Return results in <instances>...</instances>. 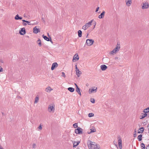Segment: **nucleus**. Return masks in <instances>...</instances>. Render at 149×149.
Segmentation results:
<instances>
[{
  "mask_svg": "<svg viewBox=\"0 0 149 149\" xmlns=\"http://www.w3.org/2000/svg\"><path fill=\"white\" fill-rule=\"evenodd\" d=\"M37 129L38 131H41L42 130V128L41 124L38 127Z\"/></svg>",
  "mask_w": 149,
  "mask_h": 149,
  "instance_id": "32",
  "label": "nucleus"
},
{
  "mask_svg": "<svg viewBox=\"0 0 149 149\" xmlns=\"http://www.w3.org/2000/svg\"><path fill=\"white\" fill-rule=\"evenodd\" d=\"M19 33L22 35H24L26 33L25 29V28H23L21 29L19 31Z\"/></svg>",
  "mask_w": 149,
  "mask_h": 149,
  "instance_id": "11",
  "label": "nucleus"
},
{
  "mask_svg": "<svg viewBox=\"0 0 149 149\" xmlns=\"http://www.w3.org/2000/svg\"><path fill=\"white\" fill-rule=\"evenodd\" d=\"M55 111V105L52 103L49 104L48 108V111L50 113H54Z\"/></svg>",
  "mask_w": 149,
  "mask_h": 149,
  "instance_id": "2",
  "label": "nucleus"
},
{
  "mask_svg": "<svg viewBox=\"0 0 149 149\" xmlns=\"http://www.w3.org/2000/svg\"><path fill=\"white\" fill-rule=\"evenodd\" d=\"M0 61L1 63H3V61L2 60H1Z\"/></svg>",
  "mask_w": 149,
  "mask_h": 149,
  "instance_id": "47",
  "label": "nucleus"
},
{
  "mask_svg": "<svg viewBox=\"0 0 149 149\" xmlns=\"http://www.w3.org/2000/svg\"><path fill=\"white\" fill-rule=\"evenodd\" d=\"M19 17L18 15H17L15 17V19L16 20H19Z\"/></svg>",
  "mask_w": 149,
  "mask_h": 149,
  "instance_id": "36",
  "label": "nucleus"
},
{
  "mask_svg": "<svg viewBox=\"0 0 149 149\" xmlns=\"http://www.w3.org/2000/svg\"><path fill=\"white\" fill-rule=\"evenodd\" d=\"M94 42V41L92 39H88L86 40V44L87 45L90 46L93 44Z\"/></svg>",
  "mask_w": 149,
  "mask_h": 149,
  "instance_id": "6",
  "label": "nucleus"
},
{
  "mask_svg": "<svg viewBox=\"0 0 149 149\" xmlns=\"http://www.w3.org/2000/svg\"><path fill=\"white\" fill-rule=\"evenodd\" d=\"M120 48V45L118 44H117L116 45V46L115 48H114L116 50H117L118 52Z\"/></svg>",
  "mask_w": 149,
  "mask_h": 149,
  "instance_id": "21",
  "label": "nucleus"
},
{
  "mask_svg": "<svg viewBox=\"0 0 149 149\" xmlns=\"http://www.w3.org/2000/svg\"><path fill=\"white\" fill-rule=\"evenodd\" d=\"M91 102L93 103H94L95 102V100L93 98L91 99Z\"/></svg>",
  "mask_w": 149,
  "mask_h": 149,
  "instance_id": "39",
  "label": "nucleus"
},
{
  "mask_svg": "<svg viewBox=\"0 0 149 149\" xmlns=\"http://www.w3.org/2000/svg\"><path fill=\"white\" fill-rule=\"evenodd\" d=\"M79 59V57L78 55L77 54H75L73 57L72 61L74 62H76Z\"/></svg>",
  "mask_w": 149,
  "mask_h": 149,
  "instance_id": "10",
  "label": "nucleus"
},
{
  "mask_svg": "<svg viewBox=\"0 0 149 149\" xmlns=\"http://www.w3.org/2000/svg\"><path fill=\"white\" fill-rule=\"evenodd\" d=\"M23 25L24 26H26L27 25L26 23H23Z\"/></svg>",
  "mask_w": 149,
  "mask_h": 149,
  "instance_id": "43",
  "label": "nucleus"
},
{
  "mask_svg": "<svg viewBox=\"0 0 149 149\" xmlns=\"http://www.w3.org/2000/svg\"><path fill=\"white\" fill-rule=\"evenodd\" d=\"M94 115V114L93 113H90L88 114V116L89 117H93Z\"/></svg>",
  "mask_w": 149,
  "mask_h": 149,
  "instance_id": "35",
  "label": "nucleus"
},
{
  "mask_svg": "<svg viewBox=\"0 0 149 149\" xmlns=\"http://www.w3.org/2000/svg\"><path fill=\"white\" fill-rule=\"evenodd\" d=\"M39 100V96L38 95H37L35 98V101L34 102V103L37 104Z\"/></svg>",
  "mask_w": 149,
  "mask_h": 149,
  "instance_id": "24",
  "label": "nucleus"
},
{
  "mask_svg": "<svg viewBox=\"0 0 149 149\" xmlns=\"http://www.w3.org/2000/svg\"><path fill=\"white\" fill-rule=\"evenodd\" d=\"M58 66V64L56 63V62L52 64V66L51 68V70H53L55 68L57 67Z\"/></svg>",
  "mask_w": 149,
  "mask_h": 149,
  "instance_id": "12",
  "label": "nucleus"
},
{
  "mask_svg": "<svg viewBox=\"0 0 149 149\" xmlns=\"http://www.w3.org/2000/svg\"><path fill=\"white\" fill-rule=\"evenodd\" d=\"M36 144L33 143L32 145V148L34 149H35L36 148Z\"/></svg>",
  "mask_w": 149,
  "mask_h": 149,
  "instance_id": "38",
  "label": "nucleus"
},
{
  "mask_svg": "<svg viewBox=\"0 0 149 149\" xmlns=\"http://www.w3.org/2000/svg\"><path fill=\"white\" fill-rule=\"evenodd\" d=\"M78 36L79 37H81L82 36V31L81 30H79L78 31Z\"/></svg>",
  "mask_w": 149,
  "mask_h": 149,
  "instance_id": "28",
  "label": "nucleus"
},
{
  "mask_svg": "<svg viewBox=\"0 0 149 149\" xmlns=\"http://www.w3.org/2000/svg\"><path fill=\"white\" fill-rule=\"evenodd\" d=\"M144 130V128L143 127H142L139 129L138 133H142L143 132Z\"/></svg>",
  "mask_w": 149,
  "mask_h": 149,
  "instance_id": "23",
  "label": "nucleus"
},
{
  "mask_svg": "<svg viewBox=\"0 0 149 149\" xmlns=\"http://www.w3.org/2000/svg\"><path fill=\"white\" fill-rule=\"evenodd\" d=\"M97 90V87L95 86H93L89 89L88 93L90 94L92 93H95L96 92Z\"/></svg>",
  "mask_w": 149,
  "mask_h": 149,
  "instance_id": "4",
  "label": "nucleus"
},
{
  "mask_svg": "<svg viewBox=\"0 0 149 149\" xmlns=\"http://www.w3.org/2000/svg\"><path fill=\"white\" fill-rule=\"evenodd\" d=\"M22 19V17H19V19Z\"/></svg>",
  "mask_w": 149,
  "mask_h": 149,
  "instance_id": "48",
  "label": "nucleus"
},
{
  "mask_svg": "<svg viewBox=\"0 0 149 149\" xmlns=\"http://www.w3.org/2000/svg\"><path fill=\"white\" fill-rule=\"evenodd\" d=\"M76 91L80 95H81V94L80 91V89L78 88V87H77V88H76Z\"/></svg>",
  "mask_w": 149,
  "mask_h": 149,
  "instance_id": "25",
  "label": "nucleus"
},
{
  "mask_svg": "<svg viewBox=\"0 0 149 149\" xmlns=\"http://www.w3.org/2000/svg\"><path fill=\"white\" fill-rule=\"evenodd\" d=\"M100 68L102 70L104 71L107 68V67L105 65H102L100 66Z\"/></svg>",
  "mask_w": 149,
  "mask_h": 149,
  "instance_id": "16",
  "label": "nucleus"
},
{
  "mask_svg": "<svg viewBox=\"0 0 149 149\" xmlns=\"http://www.w3.org/2000/svg\"><path fill=\"white\" fill-rule=\"evenodd\" d=\"M68 90L70 91L71 92H73L74 91V88L72 87H69L68 88Z\"/></svg>",
  "mask_w": 149,
  "mask_h": 149,
  "instance_id": "27",
  "label": "nucleus"
},
{
  "mask_svg": "<svg viewBox=\"0 0 149 149\" xmlns=\"http://www.w3.org/2000/svg\"><path fill=\"white\" fill-rule=\"evenodd\" d=\"M73 126L75 128H77V123H75L73 125Z\"/></svg>",
  "mask_w": 149,
  "mask_h": 149,
  "instance_id": "37",
  "label": "nucleus"
},
{
  "mask_svg": "<svg viewBox=\"0 0 149 149\" xmlns=\"http://www.w3.org/2000/svg\"><path fill=\"white\" fill-rule=\"evenodd\" d=\"M91 131L90 132H88V133L89 134H91V133L94 132H96V129L95 128L93 127L92 128L90 129Z\"/></svg>",
  "mask_w": 149,
  "mask_h": 149,
  "instance_id": "22",
  "label": "nucleus"
},
{
  "mask_svg": "<svg viewBox=\"0 0 149 149\" xmlns=\"http://www.w3.org/2000/svg\"><path fill=\"white\" fill-rule=\"evenodd\" d=\"M149 7V4L148 2L146 1L143 3V6H142V8L143 9H148Z\"/></svg>",
  "mask_w": 149,
  "mask_h": 149,
  "instance_id": "5",
  "label": "nucleus"
},
{
  "mask_svg": "<svg viewBox=\"0 0 149 149\" xmlns=\"http://www.w3.org/2000/svg\"><path fill=\"white\" fill-rule=\"evenodd\" d=\"M53 89H52L51 87L49 86L47 88L45 89V91L47 92H50Z\"/></svg>",
  "mask_w": 149,
  "mask_h": 149,
  "instance_id": "20",
  "label": "nucleus"
},
{
  "mask_svg": "<svg viewBox=\"0 0 149 149\" xmlns=\"http://www.w3.org/2000/svg\"><path fill=\"white\" fill-rule=\"evenodd\" d=\"M62 77H64V78H65V74L64 72H62Z\"/></svg>",
  "mask_w": 149,
  "mask_h": 149,
  "instance_id": "40",
  "label": "nucleus"
},
{
  "mask_svg": "<svg viewBox=\"0 0 149 149\" xmlns=\"http://www.w3.org/2000/svg\"><path fill=\"white\" fill-rule=\"evenodd\" d=\"M22 21L23 22H26V23H27L28 24V25L33 24H30V22L29 21L25 20H22Z\"/></svg>",
  "mask_w": 149,
  "mask_h": 149,
  "instance_id": "33",
  "label": "nucleus"
},
{
  "mask_svg": "<svg viewBox=\"0 0 149 149\" xmlns=\"http://www.w3.org/2000/svg\"><path fill=\"white\" fill-rule=\"evenodd\" d=\"M135 136V135H134V137H135V136Z\"/></svg>",
  "mask_w": 149,
  "mask_h": 149,
  "instance_id": "51",
  "label": "nucleus"
},
{
  "mask_svg": "<svg viewBox=\"0 0 149 149\" xmlns=\"http://www.w3.org/2000/svg\"><path fill=\"white\" fill-rule=\"evenodd\" d=\"M80 141H78L77 142L75 141H72V143H73V146L74 148L76 147L80 143Z\"/></svg>",
  "mask_w": 149,
  "mask_h": 149,
  "instance_id": "15",
  "label": "nucleus"
},
{
  "mask_svg": "<svg viewBox=\"0 0 149 149\" xmlns=\"http://www.w3.org/2000/svg\"><path fill=\"white\" fill-rule=\"evenodd\" d=\"M148 116H149V115H148Z\"/></svg>",
  "mask_w": 149,
  "mask_h": 149,
  "instance_id": "53",
  "label": "nucleus"
},
{
  "mask_svg": "<svg viewBox=\"0 0 149 149\" xmlns=\"http://www.w3.org/2000/svg\"><path fill=\"white\" fill-rule=\"evenodd\" d=\"M37 43L38 44L39 46L40 47L42 45L41 40L40 39H38L37 41Z\"/></svg>",
  "mask_w": 149,
  "mask_h": 149,
  "instance_id": "29",
  "label": "nucleus"
},
{
  "mask_svg": "<svg viewBox=\"0 0 149 149\" xmlns=\"http://www.w3.org/2000/svg\"><path fill=\"white\" fill-rule=\"evenodd\" d=\"M142 135L140 134L138 136L137 139L139 141H141L142 140Z\"/></svg>",
  "mask_w": 149,
  "mask_h": 149,
  "instance_id": "31",
  "label": "nucleus"
},
{
  "mask_svg": "<svg viewBox=\"0 0 149 149\" xmlns=\"http://www.w3.org/2000/svg\"><path fill=\"white\" fill-rule=\"evenodd\" d=\"M87 144L88 149H101L100 146L99 145L89 140L87 141Z\"/></svg>",
  "mask_w": 149,
  "mask_h": 149,
  "instance_id": "1",
  "label": "nucleus"
},
{
  "mask_svg": "<svg viewBox=\"0 0 149 149\" xmlns=\"http://www.w3.org/2000/svg\"><path fill=\"white\" fill-rule=\"evenodd\" d=\"M96 25V22H95V24H94V27H93V29L95 27V26Z\"/></svg>",
  "mask_w": 149,
  "mask_h": 149,
  "instance_id": "46",
  "label": "nucleus"
},
{
  "mask_svg": "<svg viewBox=\"0 0 149 149\" xmlns=\"http://www.w3.org/2000/svg\"><path fill=\"white\" fill-rule=\"evenodd\" d=\"M35 24H37V23H35Z\"/></svg>",
  "mask_w": 149,
  "mask_h": 149,
  "instance_id": "52",
  "label": "nucleus"
},
{
  "mask_svg": "<svg viewBox=\"0 0 149 149\" xmlns=\"http://www.w3.org/2000/svg\"><path fill=\"white\" fill-rule=\"evenodd\" d=\"M141 146L142 148V149H146L145 145L143 143L141 144Z\"/></svg>",
  "mask_w": 149,
  "mask_h": 149,
  "instance_id": "34",
  "label": "nucleus"
},
{
  "mask_svg": "<svg viewBox=\"0 0 149 149\" xmlns=\"http://www.w3.org/2000/svg\"><path fill=\"white\" fill-rule=\"evenodd\" d=\"M50 41L51 42H52V40H51Z\"/></svg>",
  "mask_w": 149,
  "mask_h": 149,
  "instance_id": "50",
  "label": "nucleus"
},
{
  "mask_svg": "<svg viewBox=\"0 0 149 149\" xmlns=\"http://www.w3.org/2000/svg\"><path fill=\"white\" fill-rule=\"evenodd\" d=\"M147 115V114L146 113H142L141 114L139 118L140 119H142Z\"/></svg>",
  "mask_w": 149,
  "mask_h": 149,
  "instance_id": "17",
  "label": "nucleus"
},
{
  "mask_svg": "<svg viewBox=\"0 0 149 149\" xmlns=\"http://www.w3.org/2000/svg\"><path fill=\"white\" fill-rule=\"evenodd\" d=\"M93 20L92 19L90 22L86 23L85 25H84L82 27V29L84 30H85L88 29L92 25V23Z\"/></svg>",
  "mask_w": 149,
  "mask_h": 149,
  "instance_id": "3",
  "label": "nucleus"
},
{
  "mask_svg": "<svg viewBox=\"0 0 149 149\" xmlns=\"http://www.w3.org/2000/svg\"><path fill=\"white\" fill-rule=\"evenodd\" d=\"M75 132L77 134H81L82 133V129L80 127H78L75 129Z\"/></svg>",
  "mask_w": 149,
  "mask_h": 149,
  "instance_id": "7",
  "label": "nucleus"
},
{
  "mask_svg": "<svg viewBox=\"0 0 149 149\" xmlns=\"http://www.w3.org/2000/svg\"><path fill=\"white\" fill-rule=\"evenodd\" d=\"M0 149H4V148L2 147L0 145Z\"/></svg>",
  "mask_w": 149,
  "mask_h": 149,
  "instance_id": "45",
  "label": "nucleus"
},
{
  "mask_svg": "<svg viewBox=\"0 0 149 149\" xmlns=\"http://www.w3.org/2000/svg\"><path fill=\"white\" fill-rule=\"evenodd\" d=\"M146 149H149V145L146 147Z\"/></svg>",
  "mask_w": 149,
  "mask_h": 149,
  "instance_id": "44",
  "label": "nucleus"
},
{
  "mask_svg": "<svg viewBox=\"0 0 149 149\" xmlns=\"http://www.w3.org/2000/svg\"><path fill=\"white\" fill-rule=\"evenodd\" d=\"M74 84H75V86H76V88H77V87H78L76 83H75Z\"/></svg>",
  "mask_w": 149,
  "mask_h": 149,
  "instance_id": "49",
  "label": "nucleus"
},
{
  "mask_svg": "<svg viewBox=\"0 0 149 149\" xmlns=\"http://www.w3.org/2000/svg\"><path fill=\"white\" fill-rule=\"evenodd\" d=\"M118 144L119 148L120 149H121L122 148V140L120 138H119L118 139Z\"/></svg>",
  "mask_w": 149,
  "mask_h": 149,
  "instance_id": "9",
  "label": "nucleus"
},
{
  "mask_svg": "<svg viewBox=\"0 0 149 149\" xmlns=\"http://www.w3.org/2000/svg\"><path fill=\"white\" fill-rule=\"evenodd\" d=\"M3 71V68L0 66V72Z\"/></svg>",
  "mask_w": 149,
  "mask_h": 149,
  "instance_id": "42",
  "label": "nucleus"
},
{
  "mask_svg": "<svg viewBox=\"0 0 149 149\" xmlns=\"http://www.w3.org/2000/svg\"><path fill=\"white\" fill-rule=\"evenodd\" d=\"M118 51L117 50H116L115 49H114L112 51L110 52H109V54L110 55H114Z\"/></svg>",
  "mask_w": 149,
  "mask_h": 149,
  "instance_id": "18",
  "label": "nucleus"
},
{
  "mask_svg": "<svg viewBox=\"0 0 149 149\" xmlns=\"http://www.w3.org/2000/svg\"><path fill=\"white\" fill-rule=\"evenodd\" d=\"M75 71L76 72V74L78 77H79L80 75L81 74V71H80L79 69L77 68L76 65H75Z\"/></svg>",
  "mask_w": 149,
  "mask_h": 149,
  "instance_id": "8",
  "label": "nucleus"
},
{
  "mask_svg": "<svg viewBox=\"0 0 149 149\" xmlns=\"http://www.w3.org/2000/svg\"><path fill=\"white\" fill-rule=\"evenodd\" d=\"M105 12L104 11H103L100 15H99L98 18L100 19H101L104 17Z\"/></svg>",
  "mask_w": 149,
  "mask_h": 149,
  "instance_id": "19",
  "label": "nucleus"
},
{
  "mask_svg": "<svg viewBox=\"0 0 149 149\" xmlns=\"http://www.w3.org/2000/svg\"><path fill=\"white\" fill-rule=\"evenodd\" d=\"M33 33H37L40 32L39 29L37 28V26H35L33 28Z\"/></svg>",
  "mask_w": 149,
  "mask_h": 149,
  "instance_id": "14",
  "label": "nucleus"
},
{
  "mask_svg": "<svg viewBox=\"0 0 149 149\" xmlns=\"http://www.w3.org/2000/svg\"><path fill=\"white\" fill-rule=\"evenodd\" d=\"M126 5L127 6H130L132 4V0H125Z\"/></svg>",
  "mask_w": 149,
  "mask_h": 149,
  "instance_id": "13",
  "label": "nucleus"
},
{
  "mask_svg": "<svg viewBox=\"0 0 149 149\" xmlns=\"http://www.w3.org/2000/svg\"><path fill=\"white\" fill-rule=\"evenodd\" d=\"M149 112V107L144 109L143 111V112L145 113H148Z\"/></svg>",
  "mask_w": 149,
  "mask_h": 149,
  "instance_id": "30",
  "label": "nucleus"
},
{
  "mask_svg": "<svg viewBox=\"0 0 149 149\" xmlns=\"http://www.w3.org/2000/svg\"><path fill=\"white\" fill-rule=\"evenodd\" d=\"M99 7H97L96 9L95 12H97L98 11L99 9Z\"/></svg>",
  "mask_w": 149,
  "mask_h": 149,
  "instance_id": "41",
  "label": "nucleus"
},
{
  "mask_svg": "<svg viewBox=\"0 0 149 149\" xmlns=\"http://www.w3.org/2000/svg\"><path fill=\"white\" fill-rule=\"evenodd\" d=\"M42 37L45 40L47 41H49L50 40L49 38H48L46 36H45L44 35H42Z\"/></svg>",
  "mask_w": 149,
  "mask_h": 149,
  "instance_id": "26",
  "label": "nucleus"
}]
</instances>
